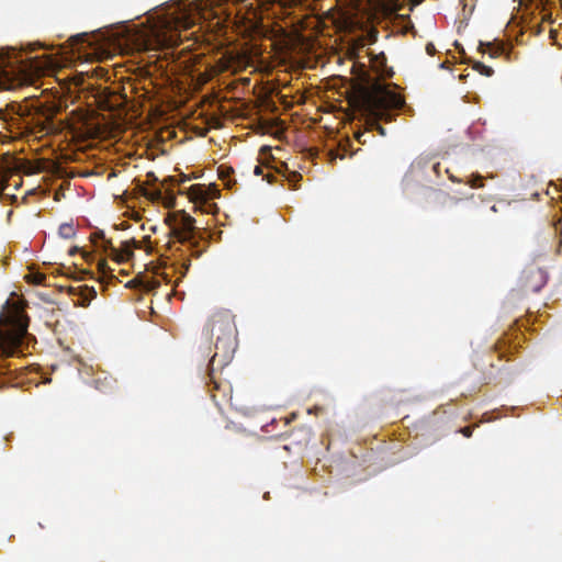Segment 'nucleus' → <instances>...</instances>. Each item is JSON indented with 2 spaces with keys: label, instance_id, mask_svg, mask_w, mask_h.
I'll return each mask as SVG.
<instances>
[{
  "label": "nucleus",
  "instance_id": "nucleus-9",
  "mask_svg": "<svg viewBox=\"0 0 562 562\" xmlns=\"http://www.w3.org/2000/svg\"><path fill=\"white\" fill-rule=\"evenodd\" d=\"M145 195L150 202L161 205L165 209H172L177 205L176 192L165 184L160 188L147 191Z\"/></svg>",
  "mask_w": 562,
  "mask_h": 562
},
{
  "label": "nucleus",
  "instance_id": "nucleus-17",
  "mask_svg": "<svg viewBox=\"0 0 562 562\" xmlns=\"http://www.w3.org/2000/svg\"><path fill=\"white\" fill-rule=\"evenodd\" d=\"M36 168H37V173L40 172V170L43 168L42 167V159L37 157V165H36Z\"/></svg>",
  "mask_w": 562,
  "mask_h": 562
},
{
  "label": "nucleus",
  "instance_id": "nucleus-13",
  "mask_svg": "<svg viewBox=\"0 0 562 562\" xmlns=\"http://www.w3.org/2000/svg\"><path fill=\"white\" fill-rule=\"evenodd\" d=\"M29 270L30 272L24 278L27 283L35 284V272L33 271V266H30Z\"/></svg>",
  "mask_w": 562,
  "mask_h": 562
},
{
  "label": "nucleus",
  "instance_id": "nucleus-10",
  "mask_svg": "<svg viewBox=\"0 0 562 562\" xmlns=\"http://www.w3.org/2000/svg\"><path fill=\"white\" fill-rule=\"evenodd\" d=\"M376 41V32L370 31L366 36L358 37L352 41L348 48V55L351 59H359L360 58V50L367 45V44H373Z\"/></svg>",
  "mask_w": 562,
  "mask_h": 562
},
{
  "label": "nucleus",
  "instance_id": "nucleus-1",
  "mask_svg": "<svg viewBox=\"0 0 562 562\" xmlns=\"http://www.w3.org/2000/svg\"><path fill=\"white\" fill-rule=\"evenodd\" d=\"M30 52L9 48L0 52V89H13L35 82V64L31 53L35 44H30Z\"/></svg>",
  "mask_w": 562,
  "mask_h": 562
},
{
  "label": "nucleus",
  "instance_id": "nucleus-5",
  "mask_svg": "<svg viewBox=\"0 0 562 562\" xmlns=\"http://www.w3.org/2000/svg\"><path fill=\"white\" fill-rule=\"evenodd\" d=\"M177 193L186 194L188 200L194 205L195 210L206 214H215L217 212V205L214 200L218 198L220 191L213 183H196L191 184L188 188L180 184Z\"/></svg>",
  "mask_w": 562,
  "mask_h": 562
},
{
  "label": "nucleus",
  "instance_id": "nucleus-4",
  "mask_svg": "<svg viewBox=\"0 0 562 562\" xmlns=\"http://www.w3.org/2000/svg\"><path fill=\"white\" fill-rule=\"evenodd\" d=\"M91 250L86 248L79 249L78 247H74L69 250L70 256H74L76 252H80L82 259L90 263L97 261L98 271L104 278L113 277L114 268L110 266L109 261L102 256H106L110 252V247L112 244L110 240L105 239L104 234L102 232H95L90 236Z\"/></svg>",
  "mask_w": 562,
  "mask_h": 562
},
{
  "label": "nucleus",
  "instance_id": "nucleus-15",
  "mask_svg": "<svg viewBox=\"0 0 562 562\" xmlns=\"http://www.w3.org/2000/svg\"><path fill=\"white\" fill-rule=\"evenodd\" d=\"M34 194H35V189L32 188V189L26 191V195L23 196V199H26L27 196H33Z\"/></svg>",
  "mask_w": 562,
  "mask_h": 562
},
{
  "label": "nucleus",
  "instance_id": "nucleus-14",
  "mask_svg": "<svg viewBox=\"0 0 562 562\" xmlns=\"http://www.w3.org/2000/svg\"><path fill=\"white\" fill-rule=\"evenodd\" d=\"M420 3V0H409V10H412L414 7L418 5Z\"/></svg>",
  "mask_w": 562,
  "mask_h": 562
},
{
  "label": "nucleus",
  "instance_id": "nucleus-7",
  "mask_svg": "<svg viewBox=\"0 0 562 562\" xmlns=\"http://www.w3.org/2000/svg\"><path fill=\"white\" fill-rule=\"evenodd\" d=\"M170 235L179 241L188 240L194 229V220L184 211L169 212L165 218Z\"/></svg>",
  "mask_w": 562,
  "mask_h": 562
},
{
  "label": "nucleus",
  "instance_id": "nucleus-3",
  "mask_svg": "<svg viewBox=\"0 0 562 562\" xmlns=\"http://www.w3.org/2000/svg\"><path fill=\"white\" fill-rule=\"evenodd\" d=\"M30 318L22 311L0 316V352L10 357L20 351L27 336Z\"/></svg>",
  "mask_w": 562,
  "mask_h": 562
},
{
  "label": "nucleus",
  "instance_id": "nucleus-12",
  "mask_svg": "<svg viewBox=\"0 0 562 562\" xmlns=\"http://www.w3.org/2000/svg\"><path fill=\"white\" fill-rule=\"evenodd\" d=\"M403 7L402 4H397V3H390L387 5V8L385 9L386 11H389L390 13H394L396 15H404L401 11H402Z\"/></svg>",
  "mask_w": 562,
  "mask_h": 562
},
{
  "label": "nucleus",
  "instance_id": "nucleus-8",
  "mask_svg": "<svg viewBox=\"0 0 562 562\" xmlns=\"http://www.w3.org/2000/svg\"><path fill=\"white\" fill-rule=\"evenodd\" d=\"M189 27H191V22L188 21H175L172 25L168 22L160 29L153 30L151 35L157 45L161 47H173L180 43V29L187 30Z\"/></svg>",
  "mask_w": 562,
  "mask_h": 562
},
{
  "label": "nucleus",
  "instance_id": "nucleus-18",
  "mask_svg": "<svg viewBox=\"0 0 562 562\" xmlns=\"http://www.w3.org/2000/svg\"><path fill=\"white\" fill-rule=\"evenodd\" d=\"M36 278H37V283H40L42 278H43V276L37 271Z\"/></svg>",
  "mask_w": 562,
  "mask_h": 562
},
{
  "label": "nucleus",
  "instance_id": "nucleus-16",
  "mask_svg": "<svg viewBox=\"0 0 562 562\" xmlns=\"http://www.w3.org/2000/svg\"><path fill=\"white\" fill-rule=\"evenodd\" d=\"M462 434L465 436V437H469L471 435V430L469 427H465L462 429Z\"/></svg>",
  "mask_w": 562,
  "mask_h": 562
},
{
  "label": "nucleus",
  "instance_id": "nucleus-11",
  "mask_svg": "<svg viewBox=\"0 0 562 562\" xmlns=\"http://www.w3.org/2000/svg\"><path fill=\"white\" fill-rule=\"evenodd\" d=\"M133 256V247L131 243L125 241L120 248L110 247L108 255L114 265H121L127 262Z\"/></svg>",
  "mask_w": 562,
  "mask_h": 562
},
{
  "label": "nucleus",
  "instance_id": "nucleus-2",
  "mask_svg": "<svg viewBox=\"0 0 562 562\" xmlns=\"http://www.w3.org/2000/svg\"><path fill=\"white\" fill-rule=\"evenodd\" d=\"M35 106L32 103H20L13 106L10 116L0 112V143L8 140H35Z\"/></svg>",
  "mask_w": 562,
  "mask_h": 562
},
{
  "label": "nucleus",
  "instance_id": "nucleus-6",
  "mask_svg": "<svg viewBox=\"0 0 562 562\" xmlns=\"http://www.w3.org/2000/svg\"><path fill=\"white\" fill-rule=\"evenodd\" d=\"M403 104V99L394 91L375 87L367 95V105L369 110L379 115L382 110L400 108Z\"/></svg>",
  "mask_w": 562,
  "mask_h": 562
}]
</instances>
